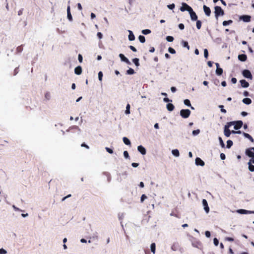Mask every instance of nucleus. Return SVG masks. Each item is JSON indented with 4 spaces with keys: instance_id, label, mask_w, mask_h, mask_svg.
<instances>
[{
    "instance_id": "obj_1",
    "label": "nucleus",
    "mask_w": 254,
    "mask_h": 254,
    "mask_svg": "<svg viewBox=\"0 0 254 254\" xmlns=\"http://www.w3.org/2000/svg\"><path fill=\"white\" fill-rule=\"evenodd\" d=\"M190 241H191V245L193 247L200 249L202 247L201 242L193 237H190Z\"/></svg>"
},
{
    "instance_id": "obj_2",
    "label": "nucleus",
    "mask_w": 254,
    "mask_h": 254,
    "mask_svg": "<svg viewBox=\"0 0 254 254\" xmlns=\"http://www.w3.org/2000/svg\"><path fill=\"white\" fill-rule=\"evenodd\" d=\"M214 9L215 16L216 18H217L219 16H223L224 15V10L221 8L220 6H215Z\"/></svg>"
},
{
    "instance_id": "obj_3",
    "label": "nucleus",
    "mask_w": 254,
    "mask_h": 254,
    "mask_svg": "<svg viewBox=\"0 0 254 254\" xmlns=\"http://www.w3.org/2000/svg\"><path fill=\"white\" fill-rule=\"evenodd\" d=\"M229 125H235L234 129L236 130H238L241 128L243 126V122L242 121H233L229 122Z\"/></svg>"
},
{
    "instance_id": "obj_4",
    "label": "nucleus",
    "mask_w": 254,
    "mask_h": 254,
    "mask_svg": "<svg viewBox=\"0 0 254 254\" xmlns=\"http://www.w3.org/2000/svg\"><path fill=\"white\" fill-rule=\"evenodd\" d=\"M190 113L189 109H182L180 111V115L183 118H188L190 116Z\"/></svg>"
},
{
    "instance_id": "obj_5",
    "label": "nucleus",
    "mask_w": 254,
    "mask_h": 254,
    "mask_svg": "<svg viewBox=\"0 0 254 254\" xmlns=\"http://www.w3.org/2000/svg\"><path fill=\"white\" fill-rule=\"evenodd\" d=\"M192 8L189 6L188 4L185 2L182 3V6L180 7V10L181 11H185L186 10L189 12Z\"/></svg>"
},
{
    "instance_id": "obj_6",
    "label": "nucleus",
    "mask_w": 254,
    "mask_h": 254,
    "mask_svg": "<svg viewBox=\"0 0 254 254\" xmlns=\"http://www.w3.org/2000/svg\"><path fill=\"white\" fill-rule=\"evenodd\" d=\"M230 126L231 125H229V123H228L224 127V133L227 137H229L231 133V131L229 129Z\"/></svg>"
},
{
    "instance_id": "obj_7",
    "label": "nucleus",
    "mask_w": 254,
    "mask_h": 254,
    "mask_svg": "<svg viewBox=\"0 0 254 254\" xmlns=\"http://www.w3.org/2000/svg\"><path fill=\"white\" fill-rule=\"evenodd\" d=\"M246 154L250 157H254V147L247 149L246 150Z\"/></svg>"
},
{
    "instance_id": "obj_8",
    "label": "nucleus",
    "mask_w": 254,
    "mask_h": 254,
    "mask_svg": "<svg viewBox=\"0 0 254 254\" xmlns=\"http://www.w3.org/2000/svg\"><path fill=\"white\" fill-rule=\"evenodd\" d=\"M242 74H243V76L246 78H249L250 79H252V78H253V76H252L250 71L248 69L244 70L242 72Z\"/></svg>"
},
{
    "instance_id": "obj_9",
    "label": "nucleus",
    "mask_w": 254,
    "mask_h": 254,
    "mask_svg": "<svg viewBox=\"0 0 254 254\" xmlns=\"http://www.w3.org/2000/svg\"><path fill=\"white\" fill-rule=\"evenodd\" d=\"M189 12V13L190 14V16L191 19L192 21L197 20V16L195 12L193 10L192 8Z\"/></svg>"
},
{
    "instance_id": "obj_10",
    "label": "nucleus",
    "mask_w": 254,
    "mask_h": 254,
    "mask_svg": "<svg viewBox=\"0 0 254 254\" xmlns=\"http://www.w3.org/2000/svg\"><path fill=\"white\" fill-rule=\"evenodd\" d=\"M240 19L245 22H249L251 21V17L248 15H243L240 17Z\"/></svg>"
},
{
    "instance_id": "obj_11",
    "label": "nucleus",
    "mask_w": 254,
    "mask_h": 254,
    "mask_svg": "<svg viewBox=\"0 0 254 254\" xmlns=\"http://www.w3.org/2000/svg\"><path fill=\"white\" fill-rule=\"evenodd\" d=\"M202 204L204 206L205 211L208 213L209 212V207L208 206L207 201L205 199H202Z\"/></svg>"
},
{
    "instance_id": "obj_12",
    "label": "nucleus",
    "mask_w": 254,
    "mask_h": 254,
    "mask_svg": "<svg viewBox=\"0 0 254 254\" xmlns=\"http://www.w3.org/2000/svg\"><path fill=\"white\" fill-rule=\"evenodd\" d=\"M119 57L121 58V60L126 63H127V64H130L131 63L128 60L127 58L123 54H120L119 55Z\"/></svg>"
},
{
    "instance_id": "obj_13",
    "label": "nucleus",
    "mask_w": 254,
    "mask_h": 254,
    "mask_svg": "<svg viewBox=\"0 0 254 254\" xmlns=\"http://www.w3.org/2000/svg\"><path fill=\"white\" fill-rule=\"evenodd\" d=\"M237 212L242 214H251V213H254V211H251L249 210H247L245 209H239L237 211Z\"/></svg>"
},
{
    "instance_id": "obj_14",
    "label": "nucleus",
    "mask_w": 254,
    "mask_h": 254,
    "mask_svg": "<svg viewBox=\"0 0 254 254\" xmlns=\"http://www.w3.org/2000/svg\"><path fill=\"white\" fill-rule=\"evenodd\" d=\"M203 8L204 12H205V14L207 16H209L211 14V10H210V8L205 5H203Z\"/></svg>"
},
{
    "instance_id": "obj_15",
    "label": "nucleus",
    "mask_w": 254,
    "mask_h": 254,
    "mask_svg": "<svg viewBox=\"0 0 254 254\" xmlns=\"http://www.w3.org/2000/svg\"><path fill=\"white\" fill-rule=\"evenodd\" d=\"M215 64L217 67V68L216 70V73L218 75H221L223 73V69H222V68L219 67V64L218 63H216Z\"/></svg>"
},
{
    "instance_id": "obj_16",
    "label": "nucleus",
    "mask_w": 254,
    "mask_h": 254,
    "mask_svg": "<svg viewBox=\"0 0 254 254\" xmlns=\"http://www.w3.org/2000/svg\"><path fill=\"white\" fill-rule=\"evenodd\" d=\"M195 164L197 166L199 165L201 166H203L205 164L204 161L199 157H197L195 159Z\"/></svg>"
},
{
    "instance_id": "obj_17",
    "label": "nucleus",
    "mask_w": 254,
    "mask_h": 254,
    "mask_svg": "<svg viewBox=\"0 0 254 254\" xmlns=\"http://www.w3.org/2000/svg\"><path fill=\"white\" fill-rule=\"evenodd\" d=\"M137 150L142 155H145L146 153L145 148L142 145H139L137 147Z\"/></svg>"
},
{
    "instance_id": "obj_18",
    "label": "nucleus",
    "mask_w": 254,
    "mask_h": 254,
    "mask_svg": "<svg viewBox=\"0 0 254 254\" xmlns=\"http://www.w3.org/2000/svg\"><path fill=\"white\" fill-rule=\"evenodd\" d=\"M242 87L244 88H247L249 86V83L245 80L243 79L240 81Z\"/></svg>"
},
{
    "instance_id": "obj_19",
    "label": "nucleus",
    "mask_w": 254,
    "mask_h": 254,
    "mask_svg": "<svg viewBox=\"0 0 254 254\" xmlns=\"http://www.w3.org/2000/svg\"><path fill=\"white\" fill-rule=\"evenodd\" d=\"M238 59L242 62H245L247 59V56L245 54H241L238 56Z\"/></svg>"
},
{
    "instance_id": "obj_20",
    "label": "nucleus",
    "mask_w": 254,
    "mask_h": 254,
    "mask_svg": "<svg viewBox=\"0 0 254 254\" xmlns=\"http://www.w3.org/2000/svg\"><path fill=\"white\" fill-rule=\"evenodd\" d=\"M82 67L80 66L76 67L74 69V72L77 75H80L82 73Z\"/></svg>"
},
{
    "instance_id": "obj_21",
    "label": "nucleus",
    "mask_w": 254,
    "mask_h": 254,
    "mask_svg": "<svg viewBox=\"0 0 254 254\" xmlns=\"http://www.w3.org/2000/svg\"><path fill=\"white\" fill-rule=\"evenodd\" d=\"M67 18L69 21L72 20V17L70 13V6H68L67 8Z\"/></svg>"
},
{
    "instance_id": "obj_22",
    "label": "nucleus",
    "mask_w": 254,
    "mask_h": 254,
    "mask_svg": "<svg viewBox=\"0 0 254 254\" xmlns=\"http://www.w3.org/2000/svg\"><path fill=\"white\" fill-rule=\"evenodd\" d=\"M243 135H244V136L246 138H247L248 139H249L252 142H254V138L249 133H246V132H243Z\"/></svg>"
},
{
    "instance_id": "obj_23",
    "label": "nucleus",
    "mask_w": 254,
    "mask_h": 254,
    "mask_svg": "<svg viewBox=\"0 0 254 254\" xmlns=\"http://www.w3.org/2000/svg\"><path fill=\"white\" fill-rule=\"evenodd\" d=\"M167 109L169 111H172L174 110L175 107L172 103H168L166 106Z\"/></svg>"
},
{
    "instance_id": "obj_24",
    "label": "nucleus",
    "mask_w": 254,
    "mask_h": 254,
    "mask_svg": "<svg viewBox=\"0 0 254 254\" xmlns=\"http://www.w3.org/2000/svg\"><path fill=\"white\" fill-rule=\"evenodd\" d=\"M179 247V245L178 243H174L171 247V249L174 251H176L178 250Z\"/></svg>"
},
{
    "instance_id": "obj_25",
    "label": "nucleus",
    "mask_w": 254,
    "mask_h": 254,
    "mask_svg": "<svg viewBox=\"0 0 254 254\" xmlns=\"http://www.w3.org/2000/svg\"><path fill=\"white\" fill-rule=\"evenodd\" d=\"M243 102L247 105H249L252 103V100L249 98H246L243 99Z\"/></svg>"
},
{
    "instance_id": "obj_26",
    "label": "nucleus",
    "mask_w": 254,
    "mask_h": 254,
    "mask_svg": "<svg viewBox=\"0 0 254 254\" xmlns=\"http://www.w3.org/2000/svg\"><path fill=\"white\" fill-rule=\"evenodd\" d=\"M128 39L129 41H133L135 39V36L131 31H129Z\"/></svg>"
},
{
    "instance_id": "obj_27",
    "label": "nucleus",
    "mask_w": 254,
    "mask_h": 254,
    "mask_svg": "<svg viewBox=\"0 0 254 254\" xmlns=\"http://www.w3.org/2000/svg\"><path fill=\"white\" fill-rule=\"evenodd\" d=\"M150 250H151V252H152L153 254H155V252H156V245H155V243H152L151 244Z\"/></svg>"
},
{
    "instance_id": "obj_28",
    "label": "nucleus",
    "mask_w": 254,
    "mask_h": 254,
    "mask_svg": "<svg viewBox=\"0 0 254 254\" xmlns=\"http://www.w3.org/2000/svg\"><path fill=\"white\" fill-rule=\"evenodd\" d=\"M123 141L124 143L127 145H130V140L126 137H124L123 138Z\"/></svg>"
},
{
    "instance_id": "obj_29",
    "label": "nucleus",
    "mask_w": 254,
    "mask_h": 254,
    "mask_svg": "<svg viewBox=\"0 0 254 254\" xmlns=\"http://www.w3.org/2000/svg\"><path fill=\"white\" fill-rule=\"evenodd\" d=\"M184 103L186 105L189 107H190L192 109H194L193 107L191 106L190 101L189 99H185L184 101Z\"/></svg>"
},
{
    "instance_id": "obj_30",
    "label": "nucleus",
    "mask_w": 254,
    "mask_h": 254,
    "mask_svg": "<svg viewBox=\"0 0 254 254\" xmlns=\"http://www.w3.org/2000/svg\"><path fill=\"white\" fill-rule=\"evenodd\" d=\"M172 154L176 157H178L180 155L179 151L178 149H174L172 151Z\"/></svg>"
},
{
    "instance_id": "obj_31",
    "label": "nucleus",
    "mask_w": 254,
    "mask_h": 254,
    "mask_svg": "<svg viewBox=\"0 0 254 254\" xmlns=\"http://www.w3.org/2000/svg\"><path fill=\"white\" fill-rule=\"evenodd\" d=\"M134 73H135L134 70L131 68H129L126 71V73L128 75H131V74H134Z\"/></svg>"
},
{
    "instance_id": "obj_32",
    "label": "nucleus",
    "mask_w": 254,
    "mask_h": 254,
    "mask_svg": "<svg viewBox=\"0 0 254 254\" xmlns=\"http://www.w3.org/2000/svg\"><path fill=\"white\" fill-rule=\"evenodd\" d=\"M233 23V21L232 20H229L228 21H224L223 22V25L224 26H227L228 25L231 24Z\"/></svg>"
},
{
    "instance_id": "obj_33",
    "label": "nucleus",
    "mask_w": 254,
    "mask_h": 254,
    "mask_svg": "<svg viewBox=\"0 0 254 254\" xmlns=\"http://www.w3.org/2000/svg\"><path fill=\"white\" fill-rule=\"evenodd\" d=\"M133 63L135 64L136 66H139L140 64L139 63V59L137 58H134L132 60Z\"/></svg>"
},
{
    "instance_id": "obj_34",
    "label": "nucleus",
    "mask_w": 254,
    "mask_h": 254,
    "mask_svg": "<svg viewBox=\"0 0 254 254\" xmlns=\"http://www.w3.org/2000/svg\"><path fill=\"white\" fill-rule=\"evenodd\" d=\"M233 141L231 140H227V148H230L231 147V146L233 145Z\"/></svg>"
},
{
    "instance_id": "obj_35",
    "label": "nucleus",
    "mask_w": 254,
    "mask_h": 254,
    "mask_svg": "<svg viewBox=\"0 0 254 254\" xmlns=\"http://www.w3.org/2000/svg\"><path fill=\"white\" fill-rule=\"evenodd\" d=\"M249 170L251 172L254 171V166L252 164L251 162H248Z\"/></svg>"
},
{
    "instance_id": "obj_36",
    "label": "nucleus",
    "mask_w": 254,
    "mask_h": 254,
    "mask_svg": "<svg viewBox=\"0 0 254 254\" xmlns=\"http://www.w3.org/2000/svg\"><path fill=\"white\" fill-rule=\"evenodd\" d=\"M138 39H139V41L142 43H143L145 42V38L144 36H142V35L139 36Z\"/></svg>"
},
{
    "instance_id": "obj_37",
    "label": "nucleus",
    "mask_w": 254,
    "mask_h": 254,
    "mask_svg": "<svg viewBox=\"0 0 254 254\" xmlns=\"http://www.w3.org/2000/svg\"><path fill=\"white\" fill-rule=\"evenodd\" d=\"M130 105L129 104H127L126 106V110L125 111V113L126 114H130Z\"/></svg>"
},
{
    "instance_id": "obj_38",
    "label": "nucleus",
    "mask_w": 254,
    "mask_h": 254,
    "mask_svg": "<svg viewBox=\"0 0 254 254\" xmlns=\"http://www.w3.org/2000/svg\"><path fill=\"white\" fill-rule=\"evenodd\" d=\"M23 51V45H21L19 46H18L17 48H16V52L17 53H21L22 51Z\"/></svg>"
},
{
    "instance_id": "obj_39",
    "label": "nucleus",
    "mask_w": 254,
    "mask_h": 254,
    "mask_svg": "<svg viewBox=\"0 0 254 254\" xmlns=\"http://www.w3.org/2000/svg\"><path fill=\"white\" fill-rule=\"evenodd\" d=\"M196 28L198 29H200L201 27V22L200 20H197L196 23Z\"/></svg>"
},
{
    "instance_id": "obj_40",
    "label": "nucleus",
    "mask_w": 254,
    "mask_h": 254,
    "mask_svg": "<svg viewBox=\"0 0 254 254\" xmlns=\"http://www.w3.org/2000/svg\"><path fill=\"white\" fill-rule=\"evenodd\" d=\"M142 34L144 35L148 34L151 33V31L149 29H144L142 31Z\"/></svg>"
},
{
    "instance_id": "obj_41",
    "label": "nucleus",
    "mask_w": 254,
    "mask_h": 254,
    "mask_svg": "<svg viewBox=\"0 0 254 254\" xmlns=\"http://www.w3.org/2000/svg\"><path fill=\"white\" fill-rule=\"evenodd\" d=\"M219 140L220 142V145L222 147L224 148L225 147V144L221 137H219Z\"/></svg>"
},
{
    "instance_id": "obj_42",
    "label": "nucleus",
    "mask_w": 254,
    "mask_h": 254,
    "mask_svg": "<svg viewBox=\"0 0 254 254\" xmlns=\"http://www.w3.org/2000/svg\"><path fill=\"white\" fill-rule=\"evenodd\" d=\"M166 40L168 41V42H173V40H174V38L172 36H168L166 37Z\"/></svg>"
},
{
    "instance_id": "obj_43",
    "label": "nucleus",
    "mask_w": 254,
    "mask_h": 254,
    "mask_svg": "<svg viewBox=\"0 0 254 254\" xmlns=\"http://www.w3.org/2000/svg\"><path fill=\"white\" fill-rule=\"evenodd\" d=\"M204 56L205 58L207 59L208 57V52L206 49L204 50Z\"/></svg>"
},
{
    "instance_id": "obj_44",
    "label": "nucleus",
    "mask_w": 254,
    "mask_h": 254,
    "mask_svg": "<svg viewBox=\"0 0 254 254\" xmlns=\"http://www.w3.org/2000/svg\"><path fill=\"white\" fill-rule=\"evenodd\" d=\"M168 51L171 53V54H174L176 53V51L172 48L171 47H169L168 48Z\"/></svg>"
},
{
    "instance_id": "obj_45",
    "label": "nucleus",
    "mask_w": 254,
    "mask_h": 254,
    "mask_svg": "<svg viewBox=\"0 0 254 254\" xmlns=\"http://www.w3.org/2000/svg\"><path fill=\"white\" fill-rule=\"evenodd\" d=\"M183 46L184 47H187L188 48V49H190V46L187 42L183 41Z\"/></svg>"
},
{
    "instance_id": "obj_46",
    "label": "nucleus",
    "mask_w": 254,
    "mask_h": 254,
    "mask_svg": "<svg viewBox=\"0 0 254 254\" xmlns=\"http://www.w3.org/2000/svg\"><path fill=\"white\" fill-rule=\"evenodd\" d=\"M103 73L102 71H99L98 73V78L100 81H102L103 77Z\"/></svg>"
},
{
    "instance_id": "obj_47",
    "label": "nucleus",
    "mask_w": 254,
    "mask_h": 254,
    "mask_svg": "<svg viewBox=\"0 0 254 254\" xmlns=\"http://www.w3.org/2000/svg\"><path fill=\"white\" fill-rule=\"evenodd\" d=\"M200 132L199 129L194 130L192 131V134L193 135H196Z\"/></svg>"
},
{
    "instance_id": "obj_48",
    "label": "nucleus",
    "mask_w": 254,
    "mask_h": 254,
    "mask_svg": "<svg viewBox=\"0 0 254 254\" xmlns=\"http://www.w3.org/2000/svg\"><path fill=\"white\" fill-rule=\"evenodd\" d=\"M45 97L47 100H49L51 97V95L49 92H46L45 94Z\"/></svg>"
},
{
    "instance_id": "obj_49",
    "label": "nucleus",
    "mask_w": 254,
    "mask_h": 254,
    "mask_svg": "<svg viewBox=\"0 0 254 254\" xmlns=\"http://www.w3.org/2000/svg\"><path fill=\"white\" fill-rule=\"evenodd\" d=\"M175 5L174 3L169 4L167 5L168 8L170 9H173L175 8Z\"/></svg>"
},
{
    "instance_id": "obj_50",
    "label": "nucleus",
    "mask_w": 254,
    "mask_h": 254,
    "mask_svg": "<svg viewBox=\"0 0 254 254\" xmlns=\"http://www.w3.org/2000/svg\"><path fill=\"white\" fill-rule=\"evenodd\" d=\"M213 243L215 246H217L219 244V241L217 238H215L213 240Z\"/></svg>"
},
{
    "instance_id": "obj_51",
    "label": "nucleus",
    "mask_w": 254,
    "mask_h": 254,
    "mask_svg": "<svg viewBox=\"0 0 254 254\" xmlns=\"http://www.w3.org/2000/svg\"><path fill=\"white\" fill-rule=\"evenodd\" d=\"M105 149H106V151H107L108 153H109L110 154H112V153H113V150L112 149H111V148H109V147H106V148H105Z\"/></svg>"
},
{
    "instance_id": "obj_52",
    "label": "nucleus",
    "mask_w": 254,
    "mask_h": 254,
    "mask_svg": "<svg viewBox=\"0 0 254 254\" xmlns=\"http://www.w3.org/2000/svg\"><path fill=\"white\" fill-rule=\"evenodd\" d=\"M147 198V196H146L145 194H142L141 196V198H140V201L141 202H142L145 199H146Z\"/></svg>"
},
{
    "instance_id": "obj_53",
    "label": "nucleus",
    "mask_w": 254,
    "mask_h": 254,
    "mask_svg": "<svg viewBox=\"0 0 254 254\" xmlns=\"http://www.w3.org/2000/svg\"><path fill=\"white\" fill-rule=\"evenodd\" d=\"M225 239L226 241L229 242H233L234 241V239L231 237H226Z\"/></svg>"
},
{
    "instance_id": "obj_54",
    "label": "nucleus",
    "mask_w": 254,
    "mask_h": 254,
    "mask_svg": "<svg viewBox=\"0 0 254 254\" xmlns=\"http://www.w3.org/2000/svg\"><path fill=\"white\" fill-rule=\"evenodd\" d=\"M124 155L126 158H128L129 157L128 153L127 151H125L124 152Z\"/></svg>"
},
{
    "instance_id": "obj_55",
    "label": "nucleus",
    "mask_w": 254,
    "mask_h": 254,
    "mask_svg": "<svg viewBox=\"0 0 254 254\" xmlns=\"http://www.w3.org/2000/svg\"><path fill=\"white\" fill-rule=\"evenodd\" d=\"M205 234L206 237L207 238H209L211 236L210 232L208 231H205Z\"/></svg>"
},
{
    "instance_id": "obj_56",
    "label": "nucleus",
    "mask_w": 254,
    "mask_h": 254,
    "mask_svg": "<svg viewBox=\"0 0 254 254\" xmlns=\"http://www.w3.org/2000/svg\"><path fill=\"white\" fill-rule=\"evenodd\" d=\"M6 251L3 249H0V254H6Z\"/></svg>"
},
{
    "instance_id": "obj_57",
    "label": "nucleus",
    "mask_w": 254,
    "mask_h": 254,
    "mask_svg": "<svg viewBox=\"0 0 254 254\" xmlns=\"http://www.w3.org/2000/svg\"><path fill=\"white\" fill-rule=\"evenodd\" d=\"M129 49H130L131 50H132L133 52H136V51H137V50H136V48H135L134 47L132 46H129Z\"/></svg>"
},
{
    "instance_id": "obj_58",
    "label": "nucleus",
    "mask_w": 254,
    "mask_h": 254,
    "mask_svg": "<svg viewBox=\"0 0 254 254\" xmlns=\"http://www.w3.org/2000/svg\"><path fill=\"white\" fill-rule=\"evenodd\" d=\"M178 26L179 28L181 30H183L185 28V26L183 23L179 24Z\"/></svg>"
},
{
    "instance_id": "obj_59",
    "label": "nucleus",
    "mask_w": 254,
    "mask_h": 254,
    "mask_svg": "<svg viewBox=\"0 0 254 254\" xmlns=\"http://www.w3.org/2000/svg\"><path fill=\"white\" fill-rule=\"evenodd\" d=\"M78 59L80 63H81L82 62V56L81 55H80V54L78 55Z\"/></svg>"
},
{
    "instance_id": "obj_60",
    "label": "nucleus",
    "mask_w": 254,
    "mask_h": 254,
    "mask_svg": "<svg viewBox=\"0 0 254 254\" xmlns=\"http://www.w3.org/2000/svg\"><path fill=\"white\" fill-rule=\"evenodd\" d=\"M237 81V79L235 77H233L231 79V82L233 84L236 83Z\"/></svg>"
},
{
    "instance_id": "obj_61",
    "label": "nucleus",
    "mask_w": 254,
    "mask_h": 254,
    "mask_svg": "<svg viewBox=\"0 0 254 254\" xmlns=\"http://www.w3.org/2000/svg\"><path fill=\"white\" fill-rule=\"evenodd\" d=\"M97 35L100 39H102L103 37V35L101 32H98Z\"/></svg>"
},
{
    "instance_id": "obj_62",
    "label": "nucleus",
    "mask_w": 254,
    "mask_h": 254,
    "mask_svg": "<svg viewBox=\"0 0 254 254\" xmlns=\"http://www.w3.org/2000/svg\"><path fill=\"white\" fill-rule=\"evenodd\" d=\"M220 158L222 160L225 159V158H226L225 155L223 153H221L220 154Z\"/></svg>"
},
{
    "instance_id": "obj_63",
    "label": "nucleus",
    "mask_w": 254,
    "mask_h": 254,
    "mask_svg": "<svg viewBox=\"0 0 254 254\" xmlns=\"http://www.w3.org/2000/svg\"><path fill=\"white\" fill-rule=\"evenodd\" d=\"M81 146L84 147H85L87 149H89V146L87 145V144H86L85 143H82L81 145Z\"/></svg>"
},
{
    "instance_id": "obj_64",
    "label": "nucleus",
    "mask_w": 254,
    "mask_h": 254,
    "mask_svg": "<svg viewBox=\"0 0 254 254\" xmlns=\"http://www.w3.org/2000/svg\"><path fill=\"white\" fill-rule=\"evenodd\" d=\"M23 8H21V9H19L18 11V15H22L23 13Z\"/></svg>"
}]
</instances>
